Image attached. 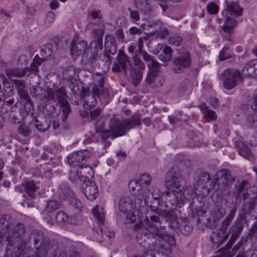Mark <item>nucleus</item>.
Returning <instances> with one entry per match:
<instances>
[{"instance_id":"obj_6","label":"nucleus","mask_w":257,"mask_h":257,"mask_svg":"<svg viewBox=\"0 0 257 257\" xmlns=\"http://www.w3.org/2000/svg\"><path fill=\"white\" fill-rule=\"evenodd\" d=\"M235 181V178L231 176L228 170L222 169L216 173L215 178H210L207 187L209 189H213L217 184L219 189L222 192H224V194H228L230 193V189Z\"/></svg>"},{"instance_id":"obj_17","label":"nucleus","mask_w":257,"mask_h":257,"mask_svg":"<svg viewBox=\"0 0 257 257\" xmlns=\"http://www.w3.org/2000/svg\"><path fill=\"white\" fill-rule=\"evenodd\" d=\"M223 202H217L214 204V207L211 211V214L212 219L208 218L205 223L206 227L210 228H214L218 224L219 220L222 218L226 214L224 208L222 207Z\"/></svg>"},{"instance_id":"obj_20","label":"nucleus","mask_w":257,"mask_h":257,"mask_svg":"<svg viewBox=\"0 0 257 257\" xmlns=\"http://www.w3.org/2000/svg\"><path fill=\"white\" fill-rule=\"evenodd\" d=\"M92 155L87 150H83L73 153L68 156L67 159L69 165L72 167H80Z\"/></svg>"},{"instance_id":"obj_62","label":"nucleus","mask_w":257,"mask_h":257,"mask_svg":"<svg viewBox=\"0 0 257 257\" xmlns=\"http://www.w3.org/2000/svg\"><path fill=\"white\" fill-rule=\"evenodd\" d=\"M38 66L39 65L38 64L33 62L30 67H26L25 68L26 73L32 71V73L34 75H36V73L38 70Z\"/></svg>"},{"instance_id":"obj_51","label":"nucleus","mask_w":257,"mask_h":257,"mask_svg":"<svg viewBox=\"0 0 257 257\" xmlns=\"http://www.w3.org/2000/svg\"><path fill=\"white\" fill-rule=\"evenodd\" d=\"M210 175L209 173L203 172L200 174V178L199 179L198 182V184H202L203 186L208 187V183L210 180Z\"/></svg>"},{"instance_id":"obj_7","label":"nucleus","mask_w":257,"mask_h":257,"mask_svg":"<svg viewBox=\"0 0 257 257\" xmlns=\"http://www.w3.org/2000/svg\"><path fill=\"white\" fill-rule=\"evenodd\" d=\"M246 216L243 214H240L236 220L232 223L229 228V232L231 233L229 240L225 246L221 248L219 251L222 252L225 257H231L229 249L231 247L235 240L238 237L244 227Z\"/></svg>"},{"instance_id":"obj_13","label":"nucleus","mask_w":257,"mask_h":257,"mask_svg":"<svg viewBox=\"0 0 257 257\" xmlns=\"http://www.w3.org/2000/svg\"><path fill=\"white\" fill-rule=\"evenodd\" d=\"M58 88H48L46 89L40 86L36 85L30 89V92L31 95L37 99L41 101L47 99V102L51 104L53 100L52 97H54V95L58 92Z\"/></svg>"},{"instance_id":"obj_18","label":"nucleus","mask_w":257,"mask_h":257,"mask_svg":"<svg viewBox=\"0 0 257 257\" xmlns=\"http://www.w3.org/2000/svg\"><path fill=\"white\" fill-rule=\"evenodd\" d=\"M191 62L189 53L187 51H184L174 58L173 61V70L176 73L182 72L190 66Z\"/></svg>"},{"instance_id":"obj_64","label":"nucleus","mask_w":257,"mask_h":257,"mask_svg":"<svg viewBox=\"0 0 257 257\" xmlns=\"http://www.w3.org/2000/svg\"><path fill=\"white\" fill-rule=\"evenodd\" d=\"M251 108L253 111L257 112V89L255 90L253 92Z\"/></svg>"},{"instance_id":"obj_27","label":"nucleus","mask_w":257,"mask_h":257,"mask_svg":"<svg viewBox=\"0 0 257 257\" xmlns=\"http://www.w3.org/2000/svg\"><path fill=\"white\" fill-rule=\"evenodd\" d=\"M11 216L6 214L0 215V238H3L11 226Z\"/></svg>"},{"instance_id":"obj_32","label":"nucleus","mask_w":257,"mask_h":257,"mask_svg":"<svg viewBox=\"0 0 257 257\" xmlns=\"http://www.w3.org/2000/svg\"><path fill=\"white\" fill-rule=\"evenodd\" d=\"M34 127L33 120L31 122L22 123L18 127V133L23 137L29 136Z\"/></svg>"},{"instance_id":"obj_29","label":"nucleus","mask_w":257,"mask_h":257,"mask_svg":"<svg viewBox=\"0 0 257 257\" xmlns=\"http://www.w3.org/2000/svg\"><path fill=\"white\" fill-rule=\"evenodd\" d=\"M176 222H177L178 227L176 228H172L175 231H180L181 233L185 235H189L192 231L193 227L192 224L189 222L179 218L176 214Z\"/></svg>"},{"instance_id":"obj_43","label":"nucleus","mask_w":257,"mask_h":257,"mask_svg":"<svg viewBox=\"0 0 257 257\" xmlns=\"http://www.w3.org/2000/svg\"><path fill=\"white\" fill-rule=\"evenodd\" d=\"M6 72L9 77H22L24 76L25 74H27L25 69H24L22 68H15L7 69Z\"/></svg>"},{"instance_id":"obj_35","label":"nucleus","mask_w":257,"mask_h":257,"mask_svg":"<svg viewBox=\"0 0 257 257\" xmlns=\"http://www.w3.org/2000/svg\"><path fill=\"white\" fill-rule=\"evenodd\" d=\"M13 82L14 87L17 89L21 97L29 95L28 91L26 89L25 82L23 80L14 79Z\"/></svg>"},{"instance_id":"obj_37","label":"nucleus","mask_w":257,"mask_h":257,"mask_svg":"<svg viewBox=\"0 0 257 257\" xmlns=\"http://www.w3.org/2000/svg\"><path fill=\"white\" fill-rule=\"evenodd\" d=\"M33 120L36 128L40 132H44L47 131L51 125L50 120L41 121L36 117H35Z\"/></svg>"},{"instance_id":"obj_44","label":"nucleus","mask_w":257,"mask_h":257,"mask_svg":"<svg viewBox=\"0 0 257 257\" xmlns=\"http://www.w3.org/2000/svg\"><path fill=\"white\" fill-rule=\"evenodd\" d=\"M200 107L206 117L211 120H215L217 116L215 111L208 109L205 104H201Z\"/></svg>"},{"instance_id":"obj_15","label":"nucleus","mask_w":257,"mask_h":257,"mask_svg":"<svg viewBox=\"0 0 257 257\" xmlns=\"http://www.w3.org/2000/svg\"><path fill=\"white\" fill-rule=\"evenodd\" d=\"M133 63L134 66L131 67L130 70V77L133 84L137 86L142 79L146 66L140 56H134Z\"/></svg>"},{"instance_id":"obj_25","label":"nucleus","mask_w":257,"mask_h":257,"mask_svg":"<svg viewBox=\"0 0 257 257\" xmlns=\"http://www.w3.org/2000/svg\"><path fill=\"white\" fill-rule=\"evenodd\" d=\"M76 173L79 179L84 183L92 181L91 179L94 175L92 168L90 166H83L82 164H81L77 169Z\"/></svg>"},{"instance_id":"obj_2","label":"nucleus","mask_w":257,"mask_h":257,"mask_svg":"<svg viewBox=\"0 0 257 257\" xmlns=\"http://www.w3.org/2000/svg\"><path fill=\"white\" fill-rule=\"evenodd\" d=\"M159 207L158 201L156 202L155 205H149L152 213L144 219L142 222V227L149 231H153L156 234H159L160 230L158 225L161 224L160 216H162L169 223L170 228H177L178 226L176 222V214L173 211L160 209Z\"/></svg>"},{"instance_id":"obj_48","label":"nucleus","mask_w":257,"mask_h":257,"mask_svg":"<svg viewBox=\"0 0 257 257\" xmlns=\"http://www.w3.org/2000/svg\"><path fill=\"white\" fill-rule=\"evenodd\" d=\"M67 223L74 225H80L82 223V217L80 214H74L68 217Z\"/></svg>"},{"instance_id":"obj_46","label":"nucleus","mask_w":257,"mask_h":257,"mask_svg":"<svg viewBox=\"0 0 257 257\" xmlns=\"http://www.w3.org/2000/svg\"><path fill=\"white\" fill-rule=\"evenodd\" d=\"M238 153L243 157L250 159L252 158V153L247 146L243 144H241L238 148Z\"/></svg>"},{"instance_id":"obj_54","label":"nucleus","mask_w":257,"mask_h":257,"mask_svg":"<svg viewBox=\"0 0 257 257\" xmlns=\"http://www.w3.org/2000/svg\"><path fill=\"white\" fill-rule=\"evenodd\" d=\"M207 11L209 14L215 15L218 12L219 7L216 4L211 2L207 5Z\"/></svg>"},{"instance_id":"obj_24","label":"nucleus","mask_w":257,"mask_h":257,"mask_svg":"<svg viewBox=\"0 0 257 257\" xmlns=\"http://www.w3.org/2000/svg\"><path fill=\"white\" fill-rule=\"evenodd\" d=\"M129 58L125 53L119 50L117 56L116 61L117 62L114 63L112 67V70L114 72H120L122 71L125 73L127 71V67L129 64Z\"/></svg>"},{"instance_id":"obj_4","label":"nucleus","mask_w":257,"mask_h":257,"mask_svg":"<svg viewBox=\"0 0 257 257\" xmlns=\"http://www.w3.org/2000/svg\"><path fill=\"white\" fill-rule=\"evenodd\" d=\"M26 241L27 244L33 242L35 245V257H46L54 247V242L51 241L48 237L45 236L43 232L38 229L32 230Z\"/></svg>"},{"instance_id":"obj_57","label":"nucleus","mask_w":257,"mask_h":257,"mask_svg":"<svg viewBox=\"0 0 257 257\" xmlns=\"http://www.w3.org/2000/svg\"><path fill=\"white\" fill-rule=\"evenodd\" d=\"M231 222V221L230 220L225 217V219L222 221L219 230H221L224 233H229V234L230 232H227V230Z\"/></svg>"},{"instance_id":"obj_31","label":"nucleus","mask_w":257,"mask_h":257,"mask_svg":"<svg viewBox=\"0 0 257 257\" xmlns=\"http://www.w3.org/2000/svg\"><path fill=\"white\" fill-rule=\"evenodd\" d=\"M163 195L166 196V199L167 202L171 204V207L172 209L176 208L178 205L179 207H182L183 205V203L180 202H179V199L178 196L175 193V192L171 191H165Z\"/></svg>"},{"instance_id":"obj_60","label":"nucleus","mask_w":257,"mask_h":257,"mask_svg":"<svg viewBox=\"0 0 257 257\" xmlns=\"http://www.w3.org/2000/svg\"><path fill=\"white\" fill-rule=\"evenodd\" d=\"M168 118L170 124L173 126H176L178 124V123L180 122L182 119L181 118L177 115H169L168 116Z\"/></svg>"},{"instance_id":"obj_9","label":"nucleus","mask_w":257,"mask_h":257,"mask_svg":"<svg viewBox=\"0 0 257 257\" xmlns=\"http://www.w3.org/2000/svg\"><path fill=\"white\" fill-rule=\"evenodd\" d=\"M165 185L166 187L171 190V191L178 194L182 195L185 190L184 180L179 172L173 171L168 172Z\"/></svg>"},{"instance_id":"obj_63","label":"nucleus","mask_w":257,"mask_h":257,"mask_svg":"<svg viewBox=\"0 0 257 257\" xmlns=\"http://www.w3.org/2000/svg\"><path fill=\"white\" fill-rule=\"evenodd\" d=\"M172 53L173 50L170 47L168 46H165V47L163 50V54L165 55L171 60L172 58Z\"/></svg>"},{"instance_id":"obj_14","label":"nucleus","mask_w":257,"mask_h":257,"mask_svg":"<svg viewBox=\"0 0 257 257\" xmlns=\"http://www.w3.org/2000/svg\"><path fill=\"white\" fill-rule=\"evenodd\" d=\"M156 234L153 231H149L143 227L136 236L137 243L146 249H152L156 247L155 242Z\"/></svg>"},{"instance_id":"obj_33","label":"nucleus","mask_w":257,"mask_h":257,"mask_svg":"<svg viewBox=\"0 0 257 257\" xmlns=\"http://www.w3.org/2000/svg\"><path fill=\"white\" fill-rule=\"evenodd\" d=\"M23 189L27 192L28 196L32 198L36 196V187L33 180H27L22 183Z\"/></svg>"},{"instance_id":"obj_26","label":"nucleus","mask_w":257,"mask_h":257,"mask_svg":"<svg viewBox=\"0 0 257 257\" xmlns=\"http://www.w3.org/2000/svg\"><path fill=\"white\" fill-rule=\"evenodd\" d=\"M84 194L89 200H94L98 195V189L95 183L88 181L84 188Z\"/></svg>"},{"instance_id":"obj_34","label":"nucleus","mask_w":257,"mask_h":257,"mask_svg":"<svg viewBox=\"0 0 257 257\" xmlns=\"http://www.w3.org/2000/svg\"><path fill=\"white\" fill-rule=\"evenodd\" d=\"M151 0H135V4L137 8L144 14H148L152 10Z\"/></svg>"},{"instance_id":"obj_53","label":"nucleus","mask_w":257,"mask_h":257,"mask_svg":"<svg viewBox=\"0 0 257 257\" xmlns=\"http://www.w3.org/2000/svg\"><path fill=\"white\" fill-rule=\"evenodd\" d=\"M151 194L153 199L156 201V202L158 201L160 205L161 203L160 198L162 195V193L160 189L157 187L153 186L152 188Z\"/></svg>"},{"instance_id":"obj_47","label":"nucleus","mask_w":257,"mask_h":257,"mask_svg":"<svg viewBox=\"0 0 257 257\" xmlns=\"http://www.w3.org/2000/svg\"><path fill=\"white\" fill-rule=\"evenodd\" d=\"M231 58H233L232 60H234L235 59V56L232 54L228 47H224L219 54V60L220 61H223L227 59Z\"/></svg>"},{"instance_id":"obj_42","label":"nucleus","mask_w":257,"mask_h":257,"mask_svg":"<svg viewBox=\"0 0 257 257\" xmlns=\"http://www.w3.org/2000/svg\"><path fill=\"white\" fill-rule=\"evenodd\" d=\"M147 205L149 207L150 204H149V202H148L146 198H144L143 196H139L137 197L134 200V207L135 213L136 211H138V209L142 208L144 206Z\"/></svg>"},{"instance_id":"obj_41","label":"nucleus","mask_w":257,"mask_h":257,"mask_svg":"<svg viewBox=\"0 0 257 257\" xmlns=\"http://www.w3.org/2000/svg\"><path fill=\"white\" fill-rule=\"evenodd\" d=\"M256 196H253L250 198V200L246 201L244 205H242V208L243 212L241 214H243L246 216L247 213L251 212L254 209L255 205V200Z\"/></svg>"},{"instance_id":"obj_40","label":"nucleus","mask_w":257,"mask_h":257,"mask_svg":"<svg viewBox=\"0 0 257 257\" xmlns=\"http://www.w3.org/2000/svg\"><path fill=\"white\" fill-rule=\"evenodd\" d=\"M22 103L24 104V108L26 113H33L34 106L32 100L29 95L21 97Z\"/></svg>"},{"instance_id":"obj_8","label":"nucleus","mask_w":257,"mask_h":257,"mask_svg":"<svg viewBox=\"0 0 257 257\" xmlns=\"http://www.w3.org/2000/svg\"><path fill=\"white\" fill-rule=\"evenodd\" d=\"M51 101L52 110H56L55 106L59 104L60 109L62 111L61 119L63 122H65L67 118L68 115L71 111V109L68 101L67 100V95L64 87H60L58 88V92L54 95Z\"/></svg>"},{"instance_id":"obj_10","label":"nucleus","mask_w":257,"mask_h":257,"mask_svg":"<svg viewBox=\"0 0 257 257\" xmlns=\"http://www.w3.org/2000/svg\"><path fill=\"white\" fill-rule=\"evenodd\" d=\"M96 97L105 104L108 103L109 94L101 86L94 87L92 89V94H86L83 96V105L91 108L96 104Z\"/></svg>"},{"instance_id":"obj_3","label":"nucleus","mask_w":257,"mask_h":257,"mask_svg":"<svg viewBox=\"0 0 257 257\" xmlns=\"http://www.w3.org/2000/svg\"><path fill=\"white\" fill-rule=\"evenodd\" d=\"M225 3L226 6L222 12V18L220 21L223 22V30L230 34L237 25V22L234 18L242 15V9L237 2L225 0Z\"/></svg>"},{"instance_id":"obj_59","label":"nucleus","mask_w":257,"mask_h":257,"mask_svg":"<svg viewBox=\"0 0 257 257\" xmlns=\"http://www.w3.org/2000/svg\"><path fill=\"white\" fill-rule=\"evenodd\" d=\"M53 50V46L51 44L48 43L46 45H45L43 48L41 49L42 52L45 51V53L46 54L47 56H50ZM44 57H46V56H44Z\"/></svg>"},{"instance_id":"obj_23","label":"nucleus","mask_w":257,"mask_h":257,"mask_svg":"<svg viewBox=\"0 0 257 257\" xmlns=\"http://www.w3.org/2000/svg\"><path fill=\"white\" fill-rule=\"evenodd\" d=\"M147 65L151 73L154 75V76L149 80V84L152 86L154 85L156 88L161 86L163 85V81L162 80V82H161L160 80V77L156 76L160 68L159 63L154 58L150 62L147 63Z\"/></svg>"},{"instance_id":"obj_61","label":"nucleus","mask_w":257,"mask_h":257,"mask_svg":"<svg viewBox=\"0 0 257 257\" xmlns=\"http://www.w3.org/2000/svg\"><path fill=\"white\" fill-rule=\"evenodd\" d=\"M101 61L104 62V64L106 65V67H108L111 62V57L110 54L106 53H104L102 58Z\"/></svg>"},{"instance_id":"obj_36","label":"nucleus","mask_w":257,"mask_h":257,"mask_svg":"<svg viewBox=\"0 0 257 257\" xmlns=\"http://www.w3.org/2000/svg\"><path fill=\"white\" fill-rule=\"evenodd\" d=\"M242 73L246 76H254L257 75V68L253 61H250L244 66Z\"/></svg>"},{"instance_id":"obj_1","label":"nucleus","mask_w":257,"mask_h":257,"mask_svg":"<svg viewBox=\"0 0 257 257\" xmlns=\"http://www.w3.org/2000/svg\"><path fill=\"white\" fill-rule=\"evenodd\" d=\"M141 124V118L139 115H132L130 118L123 120L113 116L108 121V130L97 129L96 133L101 141H105L108 138L113 139L122 136L127 131L136 126H140Z\"/></svg>"},{"instance_id":"obj_22","label":"nucleus","mask_w":257,"mask_h":257,"mask_svg":"<svg viewBox=\"0 0 257 257\" xmlns=\"http://www.w3.org/2000/svg\"><path fill=\"white\" fill-rule=\"evenodd\" d=\"M248 188V182L247 180H244L240 182L238 180L232 189V194L236 198L245 200L248 198L249 196Z\"/></svg>"},{"instance_id":"obj_52","label":"nucleus","mask_w":257,"mask_h":257,"mask_svg":"<svg viewBox=\"0 0 257 257\" xmlns=\"http://www.w3.org/2000/svg\"><path fill=\"white\" fill-rule=\"evenodd\" d=\"M168 42L171 45L179 46L182 45L183 43V39L179 36L174 35L169 37Z\"/></svg>"},{"instance_id":"obj_30","label":"nucleus","mask_w":257,"mask_h":257,"mask_svg":"<svg viewBox=\"0 0 257 257\" xmlns=\"http://www.w3.org/2000/svg\"><path fill=\"white\" fill-rule=\"evenodd\" d=\"M229 236V233H224L220 230H216L210 235V239L214 244L217 246L221 244Z\"/></svg>"},{"instance_id":"obj_19","label":"nucleus","mask_w":257,"mask_h":257,"mask_svg":"<svg viewBox=\"0 0 257 257\" xmlns=\"http://www.w3.org/2000/svg\"><path fill=\"white\" fill-rule=\"evenodd\" d=\"M175 236L173 234H165L159 231V234H156L155 246L157 248L169 251L171 247L175 245Z\"/></svg>"},{"instance_id":"obj_39","label":"nucleus","mask_w":257,"mask_h":257,"mask_svg":"<svg viewBox=\"0 0 257 257\" xmlns=\"http://www.w3.org/2000/svg\"><path fill=\"white\" fill-rule=\"evenodd\" d=\"M17 108L15 107H11L7 108L4 112L6 117H8L10 120L15 123H19L21 122L20 119L16 114Z\"/></svg>"},{"instance_id":"obj_49","label":"nucleus","mask_w":257,"mask_h":257,"mask_svg":"<svg viewBox=\"0 0 257 257\" xmlns=\"http://www.w3.org/2000/svg\"><path fill=\"white\" fill-rule=\"evenodd\" d=\"M257 236V222H254L253 224L251 226V228L248 231L247 234L248 238L250 239L251 242H254L256 240Z\"/></svg>"},{"instance_id":"obj_21","label":"nucleus","mask_w":257,"mask_h":257,"mask_svg":"<svg viewBox=\"0 0 257 257\" xmlns=\"http://www.w3.org/2000/svg\"><path fill=\"white\" fill-rule=\"evenodd\" d=\"M83 53L82 57L88 59L91 55V47H88L87 43L85 41H79L75 43H72L71 46L72 55H79Z\"/></svg>"},{"instance_id":"obj_58","label":"nucleus","mask_w":257,"mask_h":257,"mask_svg":"<svg viewBox=\"0 0 257 257\" xmlns=\"http://www.w3.org/2000/svg\"><path fill=\"white\" fill-rule=\"evenodd\" d=\"M71 204L79 211H81L83 208V203L78 199L72 198L70 200Z\"/></svg>"},{"instance_id":"obj_55","label":"nucleus","mask_w":257,"mask_h":257,"mask_svg":"<svg viewBox=\"0 0 257 257\" xmlns=\"http://www.w3.org/2000/svg\"><path fill=\"white\" fill-rule=\"evenodd\" d=\"M152 178L151 176L147 173H144L140 175V180L141 183L149 186L151 184Z\"/></svg>"},{"instance_id":"obj_11","label":"nucleus","mask_w":257,"mask_h":257,"mask_svg":"<svg viewBox=\"0 0 257 257\" xmlns=\"http://www.w3.org/2000/svg\"><path fill=\"white\" fill-rule=\"evenodd\" d=\"M119 209L126 214L125 222L126 223H134L139 219L138 215L135 214L133 199L124 196L120 198L119 201Z\"/></svg>"},{"instance_id":"obj_5","label":"nucleus","mask_w":257,"mask_h":257,"mask_svg":"<svg viewBox=\"0 0 257 257\" xmlns=\"http://www.w3.org/2000/svg\"><path fill=\"white\" fill-rule=\"evenodd\" d=\"M26 232V227L21 223H18L11 231H9L7 237L8 241L7 250L17 248L20 251L23 250L27 245Z\"/></svg>"},{"instance_id":"obj_28","label":"nucleus","mask_w":257,"mask_h":257,"mask_svg":"<svg viewBox=\"0 0 257 257\" xmlns=\"http://www.w3.org/2000/svg\"><path fill=\"white\" fill-rule=\"evenodd\" d=\"M105 51L110 55H114L117 52V45L114 38L110 34L105 37Z\"/></svg>"},{"instance_id":"obj_12","label":"nucleus","mask_w":257,"mask_h":257,"mask_svg":"<svg viewBox=\"0 0 257 257\" xmlns=\"http://www.w3.org/2000/svg\"><path fill=\"white\" fill-rule=\"evenodd\" d=\"M93 38L90 44L91 47V55L88 59L91 65L93 64L97 60L98 50L102 48V38L104 34L103 30L101 29H94L92 31Z\"/></svg>"},{"instance_id":"obj_38","label":"nucleus","mask_w":257,"mask_h":257,"mask_svg":"<svg viewBox=\"0 0 257 257\" xmlns=\"http://www.w3.org/2000/svg\"><path fill=\"white\" fill-rule=\"evenodd\" d=\"M60 207L59 202L55 200H49L46 201L45 207L43 211L44 213H51Z\"/></svg>"},{"instance_id":"obj_45","label":"nucleus","mask_w":257,"mask_h":257,"mask_svg":"<svg viewBox=\"0 0 257 257\" xmlns=\"http://www.w3.org/2000/svg\"><path fill=\"white\" fill-rule=\"evenodd\" d=\"M92 213L99 223H102L103 222V220H104V213L103 209L102 207L98 206L94 207L92 209Z\"/></svg>"},{"instance_id":"obj_16","label":"nucleus","mask_w":257,"mask_h":257,"mask_svg":"<svg viewBox=\"0 0 257 257\" xmlns=\"http://www.w3.org/2000/svg\"><path fill=\"white\" fill-rule=\"evenodd\" d=\"M241 78V73L235 69H226L222 74L223 86L227 89L234 88Z\"/></svg>"},{"instance_id":"obj_50","label":"nucleus","mask_w":257,"mask_h":257,"mask_svg":"<svg viewBox=\"0 0 257 257\" xmlns=\"http://www.w3.org/2000/svg\"><path fill=\"white\" fill-rule=\"evenodd\" d=\"M55 218L57 223L59 224L67 223L68 217L64 211H59L56 214Z\"/></svg>"},{"instance_id":"obj_56","label":"nucleus","mask_w":257,"mask_h":257,"mask_svg":"<svg viewBox=\"0 0 257 257\" xmlns=\"http://www.w3.org/2000/svg\"><path fill=\"white\" fill-rule=\"evenodd\" d=\"M127 10L130 12V18L132 21L137 22L140 20V13L137 10H133L131 8H128Z\"/></svg>"}]
</instances>
